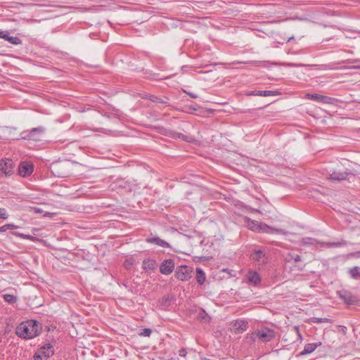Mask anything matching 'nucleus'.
Returning a JSON list of instances; mask_svg holds the SVG:
<instances>
[{
  "instance_id": "c03bdc74",
  "label": "nucleus",
  "mask_w": 360,
  "mask_h": 360,
  "mask_svg": "<svg viewBox=\"0 0 360 360\" xmlns=\"http://www.w3.org/2000/svg\"><path fill=\"white\" fill-rule=\"evenodd\" d=\"M354 255L357 257H360V251L359 252H356L354 253Z\"/></svg>"
},
{
  "instance_id": "e433bc0d",
  "label": "nucleus",
  "mask_w": 360,
  "mask_h": 360,
  "mask_svg": "<svg viewBox=\"0 0 360 360\" xmlns=\"http://www.w3.org/2000/svg\"><path fill=\"white\" fill-rule=\"evenodd\" d=\"M181 91H184V92H185V93H186V94H188L191 97H192V98H197V97H198V96H197V95L193 94H192V93H188V92H186L185 90L182 89H181Z\"/></svg>"
},
{
  "instance_id": "aec40b11",
  "label": "nucleus",
  "mask_w": 360,
  "mask_h": 360,
  "mask_svg": "<svg viewBox=\"0 0 360 360\" xmlns=\"http://www.w3.org/2000/svg\"><path fill=\"white\" fill-rule=\"evenodd\" d=\"M156 266V262L153 259H144L143 262V268L146 270H153Z\"/></svg>"
},
{
  "instance_id": "3c124183",
  "label": "nucleus",
  "mask_w": 360,
  "mask_h": 360,
  "mask_svg": "<svg viewBox=\"0 0 360 360\" xmlns=\"http://www.w3.org/2000/svg\"><path fill=\"white\" fill-rule=\"evenodd\" d=\"M181 101H184V98H181Z\"/></svg>"
},
{
  "instance_id": "393cba45",
  "label": "nucleus",
  "mask_w": 360,
  "mask_h": 360,
  "mask_svg": "<svg viewBox=\"0 0 360 360\" xmlns=\"http://www.w3.org/2000/svg\"><path fill=\"white\" fill-rule=\"evenodd\" d=\"M4 39L9 41L11 44L14 45H18L22 43V40L19 37L10 36L8 32Z\"/></svg>"
},
{
  "instance_id": "f257e3e1",
  "label": "nucleus",
  "mask_w": 360,
  "mask_h": 360,
  "mask_svg": "<svg viewBox=\"0 0 360 360\" xmlns=\"http://www.w3.org/2000/svg\"><path fill=\"white\" fill-rule=\"evenodd\" d=\"M41 333L40 324L35 320H28L22 322L16 328L15 333L18 336L25 339H32Z\"/></svg>"
},
{
  "instance_id": "a211bd4d",
  "label": "nucleus",
  "mask_w": 360,
  "mask_h": 360,
  "mask_svg": "<svg viewBox=\"0 0 360 360\" xmlns=\"http://www.w3.org/2000/svg\"><path fill=\"white\" fill-rule=\"evenodd\" d=\"M245 222L246 226L249 229H250L253 231H257V229L258 228L259 221H257L256 220H252L248 217H245Z\"/></svg>"
},
{
  "instance_id": "9d476101",
  "label": "nucleus",
  "mask_w": 360,
  "mask_h": 360,
  "mask_svg": "<svg viewBox=\"0 0 360 360\" xmlns=\"http://www.w3.org/2000/svg\"><path fill=\"white\" fill-rule=\"evenodd\" d=\"M146 241L162 248H169L170 246L167 242L157 236H150L146 238Z\"/></svg>"
},
{
  "instance_id": "5701e85b",
  "label": "nucleus",
  "mask_w": 360,
  "mask_h": 360,
  "mask_svg": "<svg viewBox=\"0 0 360 360\" xmlns=\"http://www.w3.org/2000/svg\"><path fill=\"white\" fill-rule=\"evenodd\" d=\"M301 245H316L319 242L316 239L310 238V237H306L303 238L300 241Z\"/></svg>"
},
{
  "instance_id": "c9c22d12",
  "label": "nucleus",
  "mask_w": 360,
  "mask_h": 360,
  "mask_svg": "<svg viewBox=\"0 0 360 360\" xmlns=\"http://www.w3.org/2000/svg\"><path fill=\"white\" fill-rule=\"evenodd\" d=\"M6 34H7V32L0 31V38L4 39Z\"/></svg>"
},
{
  "instance_id": "f03ea898",
  "label": "nucleus",
  "mask_w": 360,
  "mask_h": 360,
  "mask_svg": "<svg viewBox=\"0 0 360 360\" xmlns=\"http://www.w3.org/2000/svg\"><path fill=\"white\" fill-rule=\"evenodd\" d=\"M254 338H257L262 342H267L272 340L275 336L276 333L273 329L266 327H263L259 330L255 331L252 333Z\"/></svg>"
},
{
  "instance_id": "c756f323",
  "label": "nucleus",
  "mask_w": 360,
  "mask_h": 360,
  "mask_svg": "<svg viewBox=\"0 0 360 360\" xmlns=\"http://www.w3.org/2000/svg\"><path fill=\"white\" fill-rule=\"evenodd\" d=\"M181 139H183L188 143H195V144H197V142H198L197 140H195L194 138L188 136H184L183 134H181Z\"/></svg>"
},
{
  "instance_id": "dca6fc26",
  "label": "nucleus",
  "mask_w": 360,
  "mask_h": 360,
  "mask_svg": "<svg viewBox=\"0 0 360 360\" xmlns=\"http://www.w3.org/2000/svg\"><path fill=\"white\" fill-rule=\"evenodd\" d=\"M193 270L186 265L181 264V281L191 278Z\"/></svg>"
},
{
  "instance_id": "f8f14e48",
  "label": "nucleus",
  "mask_w": 360,
  "mask_h": 360,
  "mask_svg": "<svg viewBox=\"0 0 360 360\" xmlns=\"http://www.w3.org/2000/svg\"><path fill=\"white\" fill-rule=\"evenodd\" d=\"M174 267V262L172 259H167L162 263L160 267V272L163 274H169L173 271Z\"/></svg>"
},
{
  "instance_id": "c85d7f7f",
  "label": "nucleus",
  "mask_w": 360,
  "mask_h": 360,
  "mask_svg": "<svg viewBox=\"0 0 360 360\" xmlns=\"http://www.w3.org/2000/svg\"><path fill=\"white\" fill-rule=\"evenodd\" d=\"M151 333H152L151 329L144 328L139 333V335L140 336H143V337H149L151 335Z\"/></svg>"
},
{
  "instance_id": "20e7f679",
  "label": "nucleus",
  "mask_w": 360,
  "mask_h": 360,
  "mask_svg": "<svg viewBox=\"0 0 360 360\" xmlns=\"http://www.w3.org/2000/svg\"><path fill=\"white\" fill-rule=\"evenodd\" d=\"M0 172L5 176H11L14 172V163L11 159H4L0 160Z\"/></svg>"
},
{
  "instance_id": "b1692460",
  "label": "nucleus",
  "mask_w": 360,
  "mask_h": 360,
  "mask_svg": "<svg viewBox=\"0 0 360 360\" xmlns=\"http://www.w3.org/2000/svg\"><path fill=\"white\" fill-rule=\"evenodd\" d=\"M196 281L200 285L203 284L205 281V273L200 268L196 269Z\"/></svg>"
},
{
  "instance_id": "a18cd8bd",
  "label": "nucleus",
  "mask_w": 360,
  "mask_h": 360,
  "mask_svg": "<svg viewBox=\"0 0 360 360\" xmlns=\"http://www.w3.org/2000/svg\"><path fill=\"white\" fill-rule=\"evenodd\" d=\"M180 267L177 266L176 267V275L177 276L178 274H179V269Z\"/></svg>"
},
{
  "instance_id": "37998d69",
  "label": "nucleus",
  "mask_w": 360,
  "mask_h": 360,
  "mask_svg": "<svg viewBox=\"0 0 360 360\" xmlns=\"http://www.w3.org/2000/svg\"><path fill=\"white\" fill-rule=\"evenodd\" d=\"M286 65H287V66H289V67H294V66H297L296 65L292 64V63H288Z\"/></svg>"
},
{
  "instance_id": "473e14b6",
  "label": "nucleus",
  "mask_w": 360,
  "mask_h": 360,
  "mask_svg": "<svg viewBox=\"0 0 360 360\" xmlns=\"http://www.w3.org/2000/svg\"><path fill=\"white\" fill-rule=\"evenodd\" d=\"M43 358H44V356L39 350L34 355V360H43Z\"/></svg>"
},
{
  "instance_id": "423d86ee",
  "label": "nucleus",
  "mask_w": 360,
  "mask_h": 360,
  "mask_svg": "<svg viewBox=\"0 0 360 360\" xmlns=\"http://www.w3.org/2000/svg\"><path fill=\"white\" fill-rule=\"evenodd\" d=\"M251 258L254 261L257 262L259 265L264 264L268 261L267 257L266 256L265 253L261 250L253 251L251 254Z\"/></svg>"
},
{
  "instance_id": "f3484780",
  "label": "nucleus",
  "mask_w": 360,
  "mask_h": 360,
  "mask_svg": "<svg viewBox=\"0 0 360 360\" xmlns=\"http://www.w3.org/2000/svg\"><path fill=\"white\" fill-rule=\"evenodd\" d=\"M252 94L260 96H272L279 95L280 92L278 91H255Z\"/></svg>"
},
{
  "instance_id": "4468645a",
  "label": "nucleus",
  "mask_w": 360,
  "mask_h": 360,
  "mask_svg": "<svg viewBox=\"0 0 360 360\" xmlns=\"http://www.w3.org/2000/svg\"><path fill=\"white\" fill-rule=\"evenodd\" d=\"M246 278L248 279V283H253L254 285H257L260 283L261 278L258 273L250 271L246 275Z\"/></svg>"
},
{
  "instance_id": "09e8293b",
  "label": "nucleus",
  "mask_w": 360,
  "mask_h": 360,
  "mask_svg": "<svg viewBox=\"0 0 360 360\" xmlns=\"http://www.w3.org/2000/svg\"><path fill=\"white\" fill-rule=\"evenodd\" d=\"M186 106L183 108V109H181V111H185V112H187L186 109Z\"/></svg>"
},
{
  "instance_id": "f704fd0d",
  "label": "nucleus",
  "mask_w": 360,
  "mask_h": 360,
  "mask_svg": "<svg viewBox=\"0 0 360 360\" xmlns=\"http://www.w3.org/2000/svg\"><path fill=\"white\" fill-rule=\"evenodd\" d=\"M292 258L295 261V262H300L301 261V257L298 255H295V256H292Z\"/></svg>"
},
{
  "instance_id": "6ab92c4d",
  "label": "nucleus",
  "mask_w": 360,
  "mask_h": 360,
  "mask_svg": "<svg viewBox=\"0 0 360 360\" xmlns=\"http://www.w3.org/2000/svg\"><path fill=\"white\" fill-rule=\"evenodd\" d=\"M316 349V345L308 343L304 345V349L300 353V356H304L312 353Z\"/></svg>"
},
{
  "instance_id": "1a4fd4ad",
  "label": "nucleus",
  "mask_w": 360,
  "mask_h": 360,
  "mask_svg": "<svg viewBox=\"0 0 360 360\" xmlns=\"http://www.w3.org/2000/svg\"><path fill=\"white\" fill-rule=\"evenodd\" d=\"M305 97L321 103H330L331 98L318 94H307Z\"/></svg>"
},
{
  "instance_id": "4be33fe9",
  "label": "nucleus",
  "mask_w": 360,
  "mask_h": 360,
  "mask_svg": "<svg viewBox=\"0 0 360 360\" xmlns=\"http://www.w3.org/2000/svg\"><path fill=\"white\" fill-rule=\"evenodd\" d=\"M349 274L353 279L360 280V266H354L349 270Z\"/></svg>"
},
{
  "instance_id": "7ed1b4c3",
  "label": "nucleus",
  "mask_w": 360,
  "mask_h": 360,
  "mask_svg": "<svg viewBox=\"0 0 360 360\" xmlns=\"http://www.w3.org/2000/svg\"><path fill=\"white\" fill-rule=\"evenodd\" d=\"M45 129L43 127L32 128L30 131L22 132L21 136L23 139L39 141Z\"/></svg>"
},
{
  "instance_id": "72a5a7b5",
  "label": "nucleus",
  "mask_w": 360,
  "mask_h": 360,
  "mask_svg": "<svg viewBox=\"0 0 360 360\" xmlns=\"http://www.w3.org/2000/svg\"><path fill=\"white\" fill-rule=\"evenodd\" d=\"M148 99H150V101L155 102V103H161L162 102L161 98H160L157 96H149Z\"/></svg>"
},
{
  "instance_id": "2f4dec72",
  "label": "nucleus",
  "mask_w": 360,
  "mask_h": 360,
  "mask_svg": "<svg viewBox=\"0 0 360 360\" xmlns=\"http://www.w3.org/2000/svg\"><path fill=\"white\" fill-rule=\"evenodd\" d=\"M8 217V214L4 208H0V219H6Z\"/></svg>"
},
{
  "instance_id": "de8ad7c7",
  "label": "nucleus",
  "mask_w": 360,
  "mask_h": 360,
  "mask_svg": "<svg viewBox=\"0 0 360 360\" xmlns=\"http://www.w3.org/2000/svg\"><path fill=\"white\" fill-rule=\"evenodd\" d=\"M252 212H259V210H255V209H252Z\"/></svg>"
},
{
  "instance_id": "39448f33",
  "label": "nucleus",
  "mask_w": 360,
  "mask_h": 360,
  "mask_svg": "<svg viewBox=\"0 0 360 360\" xmlns=\"http://www.w3.org/2000/svg\"><path fill=\"white\" fill-rule=\"evenodd\" d=\"M34 171V165L29 162H22L19 165L18 173L23 177L28 176L32 174Z\"/></svg>"
},
{
  "instance_id": "603ef678",
  "label": "nucleus",
  "mask_w": 360,
  "mask_h": 360,
  "mask_svg": "<svg viewBox=\"0 0 360 360\" xmlns=\"http://www.w3.org/2000/svg\"><path fill=\"white\" fill-rule=\"evenodd\" d=\"M181 253L188 254L186 252H181Z\"/></svg>"
},
{
  "instance_id": "8fccbe9b",
  "label": "nucleus",
  "mask_w": 360,
  "mask_h": 360,
  "mask_svg": "<svg viewBox=\"0 0 360 360\" xmlns=\"http://www.w3.org/2000/svg\"><path fill=\"white\" fill-rule=\"evenodd\" d=\"M295 328L296 329V330H297V332H299V331H298V327L295 326Z\"/></svg>"
},
{
  "instance_id": "a19ab883",
  "label": "nucleus",
  "mask_w": 360,
  "mask_h": 360,
  "mask_svg": "<svg viewBox=\"0 0 360 360\" xmlns=\"http://www.w3.org/2000/svg\"><path fill=\"white\" fill-rule=\"evenodd\" d=\"M312 344L314 345H316V348L321 345V342H315V343H312Z\"/></svg>"
},
{
  "instance_id": "7c9ffc66",
  "label": "nucleus",
  "mask_w": 360,
  "mask_h": 360,
  "mask_svg": "<svg viewBox=\"0 0 360 360\" xmlns=\"http://www.w3.org/2000/svg\"><path fill=\"white\" fill-rule=\"evenodd\" d=\"M15 235L20 237V238H22V239H28L30 240H33V239H34L33 236H30V235H25L24 233H15Z\"/></svg>"
},
{
  "instance_id": "bb28decb",
  "label": "nucleus",
  "mask_w": 360,
  "mask_h": 360,
  "mask_svg": "<svg viewBox=\"0 0 360 360\" xmlns=\"http://www.w3.org/2000/svg\"><path fill=\"white\" fill-rule=\"evenodd\" d=\"M3 297L4 301L8 304H14L17 302V297L11 294H4Z\"/></svg>"
},
{
  "instance_id": "4c0bfd02",
  "label": "nucleus",
  "mask_w": 360,
  "mask_h": 360,
  "mask_svg": "<svg viewBox=\"0 0 360 360\" xmlns=\"http://www.w3.org/2000/svg\"><path fill=\"white\" fill-rule=\"evenodd\" d=\"M189 240H190L189 238L186 236H185L184 238V243H186L187 245L189 244V242H190Z\"/></svg>"
},
{
  "instance_id": "58836bf2",
  "label": "nucleus",
  "mask_w": 360,
  "mask_h": 360,
  "mask_svg": "<svg viewBox=\"0 0 360 360\" xmlns=\"http://www.w3.org/2000/svg\"><path fill=\"white\" fill-rule=\"evenodd\" d=\"M181 356H186V352L185 351V349H181Z\"/></svg>"
},
{
  "instance_id": "79ce46f5",
  "label": "nucleus",
  "mask_w": 360,
  "mask_h": 360,
  "mask_svg": "<svg viewBox=\"0 0 360 360\" xmlns=\"http://www.w3.org/2000/svg\"><path fill=\"white\" fill-rule=\"evenodd\" d=\"M34 211H35V212H38V213L41 212V210L40 208H35Z\"/></svg>"
},
{
  "instance_id": "cd10ccee",
  "label": "nucleus",
  "mask_w": 360,
  "mask_h": 360,
  "mask_svg": "<svg viewBox=\"0 0 360 360\" xmlns=\"http://www.w3.org/2000/svg\"><path fill=\"white\" fill-rule=\"evenodd\" d=\"M18 228V226L13 224H7L0 226V233L5 232L8 230L17 229Z\"/></svg>"
},
{
  "instance_id": "412c9836",
  "label": "nucleus",
  "mask_w": 360,
  "mask_h": 360,
  "mask_svg": "<svg viewBox=\"0 0 360 360\" xmlns=\"http://www.w3.org/2000/svg\"><path fill=\"white\" fill-rule=\"evenodd\" d=\"M347 244V242L346 240H342L340 242H333V243H322L321 246L326 247V248H337V247H341L345 246Z\"/></svg>"
},
{
  "instance_id": "0eeeda50",
  "label": "nucleus",
  "mask_w": 360,
  "mask_h": 360,
  "mask_svg": "<svg viewBox=\"0 0 360 360\" xmlns=\"http://www.w3.org/2000/svg\"><path fill=\"white\" fill-rule=\"evenodd\" d=\"M349 174L347 171H342L340 168H337L330 174V179L333 181L345 180Z\"/></svg>"
},
{
  "instance_id": "a878e982",
  "label": "nucleus",
  "mask_w": 360,
  "mask_h": 360,
  "mask_svg": "<svg viewBox=\"0 0 360 360\" xmlns=\"http://www.w3.org/2000/svg\"><path fill=\"white\" fill-rule=\"evenodd\" d=\"M310 323H332L333 321L328 318H317V317H311L309 319Z\"/></svg>"
},
{
  "instance_id": "ddd939ff",
  "label": "nucleus",
  "mask_w": 360,
  "mask_h": 360,
  "mask_svg": "<svg viewBox=\"0 0 360 360\" xmlns=\"http://www.w3.org/2000/svg\"><path fill=\"white\" fill-rule=\"evenodd\" d=\"M340 297L348 304H351L355 302V297L351 292L346 290H341L338 292Z\"/></svg>"
},
{
  "instance_id": "9b49d317",
  "label": "nucleus",
  "mask_w": 360,
  "mask_h": 360,
  "mask_svg": "<svg viewBox=\"0 0 360 360\" xmlns=\"http://www.w3.org/2000/svg\"><path fill=\"white\" fill-rule=\"evenodd\" d=\"M257 232L266 233H283V231L281 229H274L262 222H259Z\"/></svg>"
},
{
  "instance_id": "49530a36",
  "label": "nucleus",
  "mask_w": 360,
  "mask_h": 360,
  "mask_svg": "<svg viewBox=\"0 0 360 360\" xmlns=\"http://www.w3.org/2000/svg\"><path fill=\"white\" fill-rule=\"evenodd\" d=\"M187 68H188L187 66H181V70H186Z\"/></svg>"
},
{
  "instance_id": "6e6552de",
  "label": "nucleus",
  "mask_w": 360,
  "mask_h": 360,
  "mask_svg": "<svg viewBox=\"0 0 360 360\" xmlns=\"http://www.w3.org/2000/svg\"><path fill=\"white\" fill-rule=\"evenodd\" d=\"M248 328V322L245 320L238 319L236 320L232 328L236 333L240 334L247 330Z\"/></svg>"
},
{
  "instance_id": "ea45409f",
  "label": "nucleus",
  "mask_w": 360,
  "mask_h": 360,
  "mask_svg": "<svg viewBox=\"0 0 360 360\" xmlns=\"http://www.w3.org/2000/svg\"><path fill=\"white\" fill-rule=\"evenodd\" d=\"M131 265H132L131 262H125V266L127 268H129Z\"/></svg>"
},
{
  "instance_id": "2eb2a0df",
  "label": "nucleus",
  "mask_w": 360,
  "mask_h": 360,
  "mask_svg": "<svg viewBox=\"0 0 360 360\" xmlns=\"http://www.w3.org/2000/svg\"><path fill=\"white\" fill-rule=\"evenodd\" d=\"M39 350L43 353L44 358H49L54 353L53 346L50 343L45 344Z\"/></svg>"
}]
</instances>
